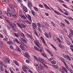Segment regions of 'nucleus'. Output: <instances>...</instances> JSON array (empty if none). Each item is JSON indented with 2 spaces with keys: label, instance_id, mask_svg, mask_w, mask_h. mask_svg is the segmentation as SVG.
<instances>
[{
  "label": "nucleus",
  "instance_id": "nucleus-1",
  "mask_svg": "<svg viewBox=\"0 0 73 73\" xmlns=\"http://www.w3.org/2000/svg\"><path fill=\"white\" fill-rule=\"evenodd\" d=\"M21 37H22L20 38L21 40L22 41H23L25 43L27 44V38L26 37V36L25 35V34L23 33H21ZM22 37H23V38Z\"/></svg>",
  "mask_w": 73,
  "mask_h": 73
},
{
  "label": "nucleus",
  "instance_id": "nucleus-2",
  "mask_svg": "<svg viewBox=\"0 0 73 73\" xmlns=\"http://www.w3.org/2000/svg\"><path fill=\"white\" fill-rule=\"evenodd\" d=\"M9 7L11 9L12 12V13H15V9H14V8L15 7V4H10Z\"/></svg>",
  "mask_w": 73,
  "mask_h": 73
},
{
  "label": "nucleus",
  "instance_id": "nucleus-3",
  "mask_svg": "<svg viewBox=\"0 0 73 73\" xmlns=\"http://www.w3.org/2000/svg\"><path fill=\"white\" fill-rule=\"evenodd\" d=\"M9 25H10V26H11V27L13 28V31H14V32H16V29H15V27L14 26H13V25H15V27H17V25H16V24L13 23H9Z\"/></svg>",
  "mask_w": 73,
  "mask_h": 73
},
{
  "label": "nucleus",
  "instance_id": "nucleus-4",
  "mask_svg": "<svg viewBox=\"0 0 73 73\" xmlns=\"http://www.w3.org/2000/svg\"><path fill=\"white\" fill-rule=\"evenodd\" d=\"M3 61L4 62H7L9 64L10 62V60L7 57H4L3 58Z\"/></svg>",
  "mask_w": 73,
  "mask_h": 73
},
{
  "label": "nucleus",
  "instance_id": "nucleus-5",
  "mask_svg": "<svg viewBox=\"0 0 73 73\" xmlns=\"http://www.w3.org/2000/svg\"><path fill=\"white\" fill-rule=\"evenodd\" d=\"M38 60L40 62V63H42V64H44V62H45V60L42 59L41 58H38Z\"/></svg>",
  "mask_w": 73,
  "mask_h": 73
},
{
  "label": "nucleus",
  "instance_id": "nucleus-6",
  "mask_svg": "<svg viewBox=\"0 0 73 73\" xmlns=\"http://www.w3.org/2000/svg\"><path fill=\"white\" fill-rule=\"evenodd\" d=\"M26 37L29 38L31 39V40H32V39H33V37H32V36L31 35L29 34H26Z\"/></svg>",
  "mask_w": 73,
  "mask_h": 73
},
{
  "label": "nucleus",
  "instance_id": "nucleus-7",
  "mask_svg": "<svg viewBox=\"0 0 73 73\" xmlns=\"http://www.w3.org/2000/svg\"><path fill=\"white\" fill-rule=\"evenodd\" d=\"M34 42L35 43V44L38 47V48H40V47L38 44V43H39V42H38V40H34Z\"/></svg>",
  "mask_w": 73,
  "mask_h": 73
},
{
  "label": "nucleus",
  "instance_id": "nucleus-8",
  "mask_svg": "<svg viewBox=\"0 0 73 73\" xmlns=\"http://www.w3.org/2000/svg\"><path fill=\"white\" fill-rule=\"evenodd\" d=\"M32 26L34 29H36V28L37 27L36 24L35 23H33L32 24Z\"/></svg>",
  "mask_w": 73,
  "mask_h": 73
},
{
  "label": "nucleus",
  "instance_id": "nucleus-9",
  "mask_svg": "<svg viewBox=\"0 0 73 73\" xmlns=\"http://www.w3.org/2000/svg\"><path fill=\"white\" fill-rule=\"evenodd\" d=\"M43 5H44V7L45 8H46L48 9H50V10H51V9H50V8L49 7H48V5H46V4L44 3Z\"/></svg>",
  "mask_w": 73,
  "mask_h": 73
},
{
  "label": "nucleus",
  "instance_id": "nucleus-10",
  "mask_svg": "<svg viewBox=\"0 0 73 73\" xmlns=\"http://www.w3.org/2000/svg\"><path fill=\"white\" fill-rule=\"evenodd\" d=\"M28 17L27 18L28 19H29V21H31V22H32V19H31V16L29 15V14L27 15Z\"/></svg>",
  "mask_w": 73,
  "mask_h": 73
},
{
  "label": "nucleus",
  "instance_id": "nucleus-11",
  "mask_svg": "<svg viewBox=\"0 0 73 73\" xmlns=\"http://www.w3.org/2000/svg\"><path fill=\"white\" fill-rule=\"evenodd\" d=\"M53 11H54V12H55L56 14H57V15H61V14L58 11L54 10V9H53Z\"/></svg>",
  "mask_w": 73,
  "mask_h": 73
},
{
  "label": "nucleus",
  "instance_id": "nucleus-12",
  "mask_svg": "<svg viewBox=\"0 0 73 73\" xmlns=\"http://www.w3.org/2000/svg\"><path fill=\"white\" fill-rule=\"evenodd\" d=\"M7 44L9 45H13V43L11 41H9L7 42Z\"/></svg>",
  "mask_w": 73,
  "mask_h": 73
},
{
  "label": "nucleus",
  "instance_id": "nucleus-13",
  "mask_svg": "<svg viewBox=\"0 0 73 73\" xmlns=\"http://www.w3.org/2000/svg\"><path fill=\"white\" fill-rule=\"evenodd\" d=\"M24 56L26 57H27V58H28V57H30L29 55L27 52L25 53Z\"/></svg>",
  "mask_w": 73,
  "mask_h": 73
},
{
  "label": "nucleus",
  "instance_id": "nucleus-14",
  "mask_svg": "<svg viewBox=\"0 0 73 73\" xmlns=\"http://www.w3.org/2000/svg\"><path fill=\"white\" fill-rule=\"evenodd\" d=\"M19 47L21 48V49L22 50V52H25L26 50L24 49V48H23V47L21 45H19Z\"/></svg>",
  "mask_w": 73,
  "mask_h": 73
},
{
  "label": "nucleus",
  "instance_id": "nucleus-15",
  "mask_svg": "<svg viewBox=\"0 0 73 73\" xmlns=\"http://www.w3.org/2000/svg\"><path fill=\"white\" fill-rule=\"evenodd\" d=\"M40 66L38 67V69L39 70H42L44 68L43 67V66H41V65H40Z\"/></svg>",
  "mask_w": 73,
  "mask_h": 73
},
{
  "label": "nucleus",
  "instance_id": "nucleus-16",
  "mask_svg": "<svg viewBox=\"0 0 73 73\" xmlns=\"http://www.w3.org/2000/svg\"><path fill=\"white\" fill-rule=\"evenodd\" d=\"M20 16L22 19H24L26 20H27V17L23 15H21Z\"/></svg>",
  "mask_w": 73,
  "mask_h": 73
},
{
  "label": "nucleus",
  "instance_id": "nucleus-17",
  "mask_svg": "<svg viewBox=\"0 0 73 73\" xmlns=\"http://www.w3.org/2000/svg\"><path fill=\"white\" fill-rule=\"evenodd\" d=\"M13 62L14 64L17 66H19V65L18 64V63H17V61L15 60H13Z\"/></svg>",
  "mask_w": 73,
  "mask_h": 73
},
{
  "label": "nucleus",
  "instance_id": "nucleus-18",
  "mask_svg": "<svg viewBox=\"0 0 73 73\" xmlns=\"http://www.w3.org/2000/svg\"><path fill=\"white\" fill-rule=\"evenodd\" d=\"M7 13V15L9 17H11V16H13V14L11 13Z\"/></svg>",
  "mask_w": 73,
  "mask_h": 73
},
{
  "label": "nucleus",
  "instance_id": "nucleus-19",
  "mask_svg": "<svg viewBox=\"0 0 73 73\" xmlns=\"http://www.w3.org/2000/svg\"><path fill=\"white\" fill-rule=\"evenodd\" d=\"M41 54L42 56H44V57H47V56L45 54V52H42L41 53Z\"/></svg>",
  "mask_w": 73,
  "mask_h": 73
},
{
  "label": "nucleus",
  "instance_id": "nucleus-20",
  "mask_svg": "<svg viewBox=\"0 0 73 73\" xmlns=\"http://www.w3.org/2000/svg\"><path fill=\"white\" fill-rule=\"evenodd\" d=\"M59 58L60 60H61V61H62L63 62L65 61V59L61 57H59Z\"/></svg>",
  "mask_w": 73,
  "mask_h": 73
},
{
  "label": "nucleus",
  "instance_id": "nucleus-21",
  "mask_svg": "<svg viewBox=\"0 0 73 73\" xmlns=\"http://www.w3.org/2000/svg\"><path fill=\"white\" fill-rule=\"evenodd\" d=\"M0 70L1 71V72H4V68H3V66H0Z\"/></svg>",
  "mask_w": 73,
  "mask_h": 73
},
{
  "label": "nucleus",
  "instance_id": "nucleus-22",
  "mask_svg": "<svg viewBox=\"0 0 73 73\" xmlns=\"http://www.w3.org/2000/svg\"><path fill=\"white\" fill-rule=\"evenodd\" d=\"M14 35L15 37H17L18 38L19 37V35L16 33H14Z\"/></svg>",
  "mask_w": 73,
  "mask_h": 73
},
{
  "label": "nucleus",
  "instance_id": "nucleus-23",
  "mask_svg": "<svg viewBox=\"0 0 73 73\" xmlns=\"http://www.w3.org/2000/svg\"><path fill=\"white\" fill-rule=\"evenodd\" d=\"M23 8L25 12H27V11H28V10H27V7H23Z\"/></svg>",
  "mask_w": 73,
  "mask_h": 73
},
{
  "label": "nucleus",
  "instance_id": "nucleus-24",
  "mask_svg": "<svg viewBox=\"0 0 73 73\" xmlns=\"http://www.w3.org/2000/svg\"><path fill=\"white\" fill-rule=\"evenodd\" d=\"M17 25L20 28H23V27L21 26L19 23H17Z\"/></svg>",
  "mask_w": 73,
  "mask_h": 73
},
{
  "label": "nucleus",
  "instance_id": "nucleus-25",
  "mask_svg": "<svg viewBox=\"0 0 73 73\" xmlns=\"http://www.w3.org/2000/svg\"><path fill=\"white\" fill-rule=\"evenodd\" d=\"M21 45H22V46H27V45L25 44L22 41L21 42Z\"/></svg>",
  "mask_w": 73,
  "mask_h": 73
},
{
  "label": "nucleus",
  "instance_id": "nucleus-26",
  "mask_svg": "<svg viewBox=\"0 0 73 73\" xmlns=\"http://www.w3.org/2000/svg\"><path fill=\"white\" fill-rule=\"evenodd\" d=\"M51 63L52 64H54V65H55V64H56V62L55 60H52L51 61Z\"/></svg>",
  "mask_w": 73,
  "mask_h": 73
},
{
  "label": "nucleus",
  "instance_id": "nucleus-27",
  "mask_svg": "<svg viewBox=\"0 0 73 73\" xmlns=\"http://www.w3.org/2000/svg\"><path fill=\"white\" fill-rule=\"evenodd\" d=\"M51 24H52V25L53 26V27H56V25H55V24L53 22H51Z\"/></svg>",
  "mask_w": 73,
  "mask_h": 73
},
{
  "label": "nucleus",
  "instance_id": "nucleus-28",
  "mask_svg": "<svg viewBox=\"0 0 73 73\" xmlns=\"http://www.w3.org/2000/svg\"><path fill=\"white\" fill-rule=\"evenodd\" d=\"M34 48L36 50H37L38 51H39V50H40V48H37V47L34 46Z\"/></svg>",
  "mask_w": 73,
  "mask_h": 73
},
{
  "label": "nucleus",
  "instance_id": "nucleus-29",
  "mask_svg": "<svg viewBox=\"0 0 73 73\" xmlns=\"http://www.w3.org/2000/svg\"><path fill=\"white\" fill-rule=\"evenodd\" d=\"M70 31V32L71 33V34L73 36V31L72 30V29H70L69 30Z\"/></svg>",
  "mask_w": 73,
  "mask_h": 73
},
{
  "label": "nucleus",
  "instance_id": "nucleus-30",
  "mask_svg": "<svg viewBox=\"0 0 73 73\" xmlns=\"http://www.w3.org/2000/svg\"><path fill=\"white\" fill-rule=\"evenodd\" d=\"M15 40L16 42L17 43H18V44H20V42L19 41V40H18L17 39L15 38Z\"/></svg>",
  "mask_w": 73,
  "mask_h": 73
},
{
  "label": "nucleus",
  "instance_id": "nucleus-31",
  "mask_svg": "<svg viewBox=\"0 0 73 73\" xmlns=\"http://www.w3.org/2000/svg\"><path fill=\"white\" fill-rule=\"evenodd\" d=\"M38 27H39L40 28H41V24L39 23H37Z\"/></svg>",
  "mask_w": 73,
  "mask_h": 73
},
{
  "label": "nucleus",
  "instance_id": "nucleus-32",
  "mask_svg": "<svg viewBox=\"0 0 73 73\" xmlns=\"http://www.w3.org/2000/svg\"><path fill=\"white\" fill-rule=\"evenodd\" d=\"M52 66H53L54 68H56V69H58V68L57 67V66L56 65H52Z\"/></svg>",
  "mask_w": 73,
  "mask_h": 73
},
{
  "label": "nucleus",
  "instance_id": "nucleus-33",
  "mask_svg": "<svg viewBox=\"0 0 73 73\" xmlns=\"http://www.w3.org/2000/svg\"><path fill=\"white\" fill-rule=\"evenodd\" d=\"M33 8L34 9L35 11H38V9L36 7H34Z\"/></svg>",
  "mask_w": 73,
  "mask_h": 73
},
{
  "label": "nucleus",
  "instance_id": "nucleus-34",
  "mask_svg": "<svg viewBox=\"0 0 73 73\" xmlns=\"http://www.w3.org/2000/svg\"><path fill=\"white\" fill-rule=\"evenodd\" d=\"M28 5L29 7H32V4L31 3H28Z\"/></svg>",
  "mask_w": 73,
  "mask_h": 73
},
{
  "label": "nucleus",
  "instance_id": "nucleus-35",
  "mask_svg": "<svg viewBox=\"0 0 73 73\" xmlns=\"http://www.w3.org/2000/svg\"><path fill=\"white\" fill-rule=\"evenodd\" d=\"M0 65L1 66H4V64L2 62L0 61Z\"/></svg>",
  "mask_w": 73,
  "mask_h": 73
},
{
  "label": "nucleus",
  "instance_id": "nucleus-36",
  "mask_svg": "<svg viewBox=\"0 0 73 73\" xmlns=\"http://www.w3.org/2000/svg\"><path fill=\"white\" fill-rule=\"evenodd\" d=\"M56 40L58 41L59 42H61V40H60V39L59 38H57Z\"/></svg>",
  "mask_w": 73,
  "mask_h": 73
},
{
  "label": "nucleus",
  "instance_id": "nucleus-37",
  "mask_svg": "<svg viewBox=\"0 0 73 73\" xmlns=\"http://www.w3.org/2000/svg\"><path fill=\"white\" fill-rule=\"evenodd\" d=\"M58 10L59 11H60L61 12H62V13H63V12H64L63 11H62V10H61V8H60V7H58Z\"/></svg>",
  "mask_w": 73,
  "mask_h": 73
},
{
  "label": "nucleus",
  "instance_id": "nucleus-38",
  "mask_svg": "<svg viewBox=\"0 0 73 73\" xmlns=\"http://www.w3.org/2000/svg\"><path fill=\"white\" fill-rule=\"evenodd\" d=\"M33 57L35 58V59H36V60L37 61H38V58H37L36 56H35L33 55Z\"/></svg>",
  "mask_w": 73,
  "mask_h": 73
},
{
  "label": "nucleus",
  "instance_id": "nucleus-39",
  "mask_svg": "<svg viewBox=\"0 0 73 73\" xmlns=\"http://www.w3.org/2000/svg\"><path fill=\"white\" fill-rule=\"evenodd\" d=\"M67 58L69 60V61H71V59L70 58V57L68 55H67Z\"/></svg>",
  "mask_w": 73,
  "mask_h": 73
},
{
  "label": "nucleus",
  "instance_id": "nucleus-40",
  "mask_svg": "<svg viewBox=\"0 0 73 73\" xmlns=\"http://www.w3.org/2000/svg\"><path fill=\"white\" fill-rule=\"evenodd\" d=\"M64 72L66 73H68V70H67V69L66 68H65L64 69Z\"/></svg>",
  "mask_w": 73,
  "mask_h": 73
},
{
  "label": "nucleus",
  "instance_id": "nucleus-41",
  "mask_svg": "<svg viewBox=\"0 0 73 73\" xmlns=\"http://www.w3.org/2000/svg\"><path fill=\"white\" fill-rule=\"evenodd\" d=\"M17 49L18 50V51H19V52H21V49H20V48L19 47L17 46Z\"/></svg>",
  "mask_w": 73,
  "mask_h": 73
},
{
  "label": "nucleus",
  "instance_id": "nucleus-42",
  "mask_svg": "<svg viewBox=\"0 0 73 73\" xmlns=\"http://www.w3.org/2000/svg\"><path fill=\"white\" fill-rule=\"evenodd\" d=\"M68 55H63V56L64 58H67V56H68Z\"/></svg>",
  "mask_w": 73,
  "mask_h": 73
},
{
  "label": "nucleus",
  "instance_id": "nucleus-43",
  "mask_svg": "<svg viewBox=\"0 0 73 73\" xmlns=\"http://www.w3.org/2000/svg\"><path fill=\"white\" fill-rule=\"evenodd\" d=\"M64 20L67 24H69V21H68L67 20L65 19Z\"/></svg>",
  "mask_w": 73,
  "mask_h": 73
},
{
  "label": "nucleus",
  "instance_id": "nucleus-44",
  "mask_svg": "<svg viewBox=\"0 0 73 73\" xmlns=\"http://www.w3.org/2000/svg\"><path fill=\"white\" fill-rule=\"evenodd\" d=\"M69 70L70 72L71 73H73V71L71 69V68H69Z\"/></svg>",
  "mask_w": 73,
  "mask_h": 73
},
{
  "label": "nucleus",
  "instance_id": "nucleus-45",
  "mask_svg": "<svg viewBox=\"0 0 73 73\" xmlns=\"http://www.w3.org/2000/svg\"><path fill=\"white\" fill-rule=\"evenodd\" d=\"M40 38L41 40L42 41V42H44L45 40H44V38H43V37L42 36H40Z\"/></svg>",
  "mask_w": 73,
  "mask_h": 73
},
{
  "label": "nucleus",
  "instance_id": "nucleus-46",
  "mask_svg": "<svg viewBox=\"0 0 73 73\" xmlns=\"http://www.w3.org/2000/svg\"><path fill=\"white\" fill-rule=\"evenodd\" d=\"M63 30L64 31V32H65L66 33V32H67V30L65 28L63 29Z\"/></svg>",
  "mask_w": 73,
  "mask_h": 73
},
{
  "label": "nucleus",
  "instance_id": "nucleus-47",
  "mask_svg": "<svg viewBox=\"0 0 73 73\" xmlns=\"http://www.w3.org/2000/svg\"><path fill=\"white\" fill-rule=\"evenodd\" d=\"M7 11L9 13V12H11V10L9 8H7Z\"/></svg>",
  "mask_w": 73,
  "mask_h": 73
},
{
  "label": "nucleus",
  "instance_id": "nucleus-48",
  "mask_svg": "<svg viewBox=\"0 0 73 73\" xmlns=\"http://www.w3.org/2000/svg\"><path fill=\"white\" fill-rule=\"evenodd\" d=\"M65 67H66V69H68V70H69V67L67 65V64L65 65Z\"/></svg>",
  "mask_w": 73,
  "mask_h": 73
},
{
  "label": "nucleus",
  "instance_id": "nucleus-49",
  "mask_svg": "<svg viewBox=\"0 0 73 73\" xmlns=\"http://www.w3.org/2000/svg\"><path fill=\"white\" fill-rule=\"evenodd\" d=\"M28 20L27 19H26V20H24V21L25 23H26V24H27L28 23Z\"/></svg>",
  "mask_w": 73,
  "mask_h": 73
},
{
  "label": "nucleus",
  "instance_id": "nucleus-50",
  "mask_svg": "<svg viewBox=\"0 0 73 73\" xmlns=\"http://www.w3.org/2000/svg\"><path fill=\"white\" fill-rule=\"evenodd\" d=\"M60 24L62 26V27H65V24H64V23H61Z\"/></svg>",
  "mask_w": 73,
  "mask_h": 73
},
{
  "label": "nucleus",
  "instance_id": "nucleus-51",
  "mask_svg": "<svg viewBox=\"0 0 73 73\" xmlns=\"http://www.w3.org/2000/svg\"><path fill=\"white\" fill-rule=\"evenodd\" d=\"M21 25H22V26L23 28H26V26L25 25L23 24H21Z\"/></svg>",
  "mask_w": 73,
  "mask_h": 73
},
{
  "label": "nucleus",
  "instance_id": "nucleus-52",
  "mask_svg": "<svg viewBox=\"0 0 73 73\" xmlns=\"http://www.w3.org/2000/svg\"><path fill=\"white\" fill-rule=\"evenodd\" d=\"M3 40H4V41H6L7 42V40H8V39L7 38H5L3 39Z\"/></svg>",
  "mask_w": 73,
  "mask_h": 73
},
{
  "label": "nucleus",
  "instance_id": "nucleus-53",
  "mask_svg": "<svg viewBox=\"0 0 73 73\" xmlns=\"http://www.w3.org/2000/svg\"><path fill=\"white\" fill-rule=\"evenodd\" d=\"M23 71H24V72H25V73H28V71H27V70H26L25 69H24L23 70Z\"/></svg>",
  "mask_w": 73,
  "mask_h": 73
},
{
  "label": "nucleus",
  "instance_id": "nucleus-54",
  "mask_svg": "<svg viewBox=\"0 0 73 73\" xmlns=\"http://www.w3.org/2000/svg\"><path fill=\"white\" fill-rule=\"evenodd\" d=\"M0 38H4V36L1 34H0Z\"/></svg>",
  "mask_w": 73,
  "mask_h": 73
},
{
  "label": "nucleus",
  "instance_id": "nucleus-55",
  "mask_svg": "<svg viewBox=\"0 0 73 73\" xmlns=\"http://www.w3.org/2000/svg\"><path fill=\"white\" fill-rule=\"evenodd\" d=\"M44 24H45V25L46 26H48V27L49 26V25H48V24L46 22L44 23Z\"/></svg>",
  "mask_w": 73,
  "mask_h": 73
},
{
  "label": "nucleus",
  "instance_id": "nucleus-56",
  "mask_svg": "<svg viewBox=\"0 0 73 73\" xmlns=\"http://www.w3.org/2000/svg\"><path fill=\"white\" fill-rule=\"evenodd\" d=\"M46 50L47 52H48L49 53H51V52H50V51L48 49H47Z\"/></svg>",
  "mask_w": 73,
  "mask_h": 73
},
{
  "label": "nucleus",
  "instance_id": "nucleus-57",
  "mask_svg": "<svg viewBox=\"0 0 73 73\" xmlns=\"http://www.w3.org/2000/svg\"><path fill=\"white\" fill-rule=\"evenodd\" d=\"M31 12H32V13L33 15H35V12H34V11L32 10L31 11Z\"/></svg>",
  "mask_w": 73,
  "mask_h": 73
},
{
  "label": "nucleus",
  "instance_id": "nucleus-58",
  "mask_svg": "<svg viewBox=\"0 0 73 73\" xmlns=\"http://www.w3.org/2000/svg\"><path fill=\"white\" fill-rule=\"evenodd\" d=\"M3 47V45H2V44H1V43L0 42V48H1Z\"/></svg>",
  "mask_w": 73,
  "mask_h": 73
},
{
  "label": "nucleus",
  "instance_id": "nucleus-59",
  "mask_svg": "<svg viewBox=\"0 0 73 73\" xmlns=\"http://www.w3.org/2000/svg\"><path fill=\"white\" fill-rule=\"evenodd\" d=\"M26 62L27 63H29V62H30V61H29V60H27L26 61Z\"/></svg>",
  "mask_w": 73,
  "mask_h": 73
},
{
  "label": "nucleus",
  "instance_id": "nucleus-60",
  "mask_svg": "<svg viewBox=\"0 0 73 73\" xmlns=\"http://www.w3.org/2000/svg\"><path fill=\"white\" fill-rule=\"evenodd\" d=\"M39 7L40 8H43V6L41 4H40L39 5Z\"/></svg>",
  "mask_w": 73,
  "mask_h": 73
},
{
  "label": "nucleus",
  "instance_id": "nucleus-61",
  "mask_svg": "<svg viewBox=\"0 0 73 73\" xmlns=\"http://www.w3.org/2000/svg\"><path fill=\"white\" fill-rule=\"evenodd\" d=\"M13 17H16L17 16L16 15V14H13Z\"/></svg>",
  "mask_w": 73,
  "mask_h": 73
},
{
  "label": "nucleus",
  "instance_id": "nucleus-62",
  "mask_svg": "<svg viewBox=\"0 0 73 73\" xmlns=\"http://www.w3.org/2000/svg\"><path fill=\"white\" fill-rule=\"evenodd\" d=\"M27 24H32V23H31V22L29 21H28L27 22Z\"/></svg>",
  "mask_w": 73,
  "mask_h": 73
},
{
  "label": "nucleus",
  "instance_id": "nucleus-63",
  "mask_svg": "<svg viewBox=\"0 0 73 73\" xmlns=\"http://www.w3.org/2000/svg\"><path fill=\"white\" fill-rule=\"evenodd\" d=\"M10 48L11 49H13V46H12V45L10 46Z\"/></svg>",
  "mask_w": 73,
  "mask_h": 73
},
{
  "label": "nucleus",
  "instance_id": "nucleus-64",
  "mask_svg": "<svg viewBox=\"0 0 73 73\" xmlns=\"http://www.w3.org/2000/svg\"><path fill=\"white\" fill-rule=\"evenodd\" d=\"M22 0H18V2L19 3H22Z\"/></svg>",
  "mask_w": 73,
  "mask_h": 73
}]
</instances>
